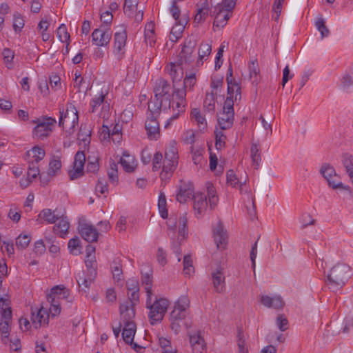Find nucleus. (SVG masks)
Wrapping results in <instances>:
<instances>
[{"label": "nucleus", "mask_w": 353, "mask_h": 353, "mask_svg": "<svg viewBox=\"0 0 353 353\" xmlns=\"http://www.w3.org/2000/svg\"><path fill=\"white\" fill-rule=\"evenodd\" d=\"M212 279L215 291L222 292L225 290V276L221 268L212 273Z\"/></svg>", "instance_id": "obj_22"}, {"label": "nucleus", "mask_w": 353, "mask_h": 353, "mask_svg": "<svg viewBox=\"0 0 353 353\" xmlns=\"http://www.w3.org/2000/svg\"><path fill=\"white\" fill-rule=\"evenodd\" d=\"M166 197L163 192H161L159 196L158 208L161 216L163 219H167L168 212L167 210Z\"/></svg>", "instance_id": "obj_43"}, {"label": "nucleus", "mask_w": 353, "mask_h": 353, "mask_svg": "<svg viewBox=\"0 0 353 353\" xmlns=\"http://www.w3.org/2000/svg\"><path fill=\"white\" fill-rule=\"evenodd\" d=\"M97 275L91 276V272H87V274L85 275V273H82V276L79 275V279H77L78 284L80 285L81 284L83 285L84 287L87 289L90 288L91 283L95 279Z\"/></svg>", "instance_id": "obj_45"}, {"label": "nucleus", "mask_w": 353, "mask_h": 353, "mask_svg": "<svg viewBox=\"0 0 353 353\" xmlns=\"http://www.w3.org/2000/svg\"><path fill=\"white\" fill-rule=\"evenodd\" d=\"M320 173L327 181L328 185L332 189L341 188L343 190H349L350 187L344 185L339 181V176L336 174L334 168L329 163H324L320 169Z\"/></svg>", "instance_id": "obj_7"}, {"label": "nucleus", "mask_w": 353, "mask_h": 353, "mask_svg": "<svg viewBox=\"0 0 353 353\" xmlns=\"http://www.w3.org/2000/svg\"><path fill=\"white\" fill-rule=\"evenodd\" d=\"M111 270L115 281L119 282L123 279L121 259L119 257L114 259L111 264Z\"/></svg>", "instance_id": "obj_29"}, {"label": "nucleus", "mask_w": 353, "mask_h": 353, "mask_svg": "<svg viewBox=\"0 0 353 353\" xmlns=\"http://www.w3.org/2000/svg\"><path fill=\"white\" fill-rule=\"evenodd\" d=\"M70 223L66 216H59V223L53 227V232L59 236L63 238L68 234Z\"/></svg>", "instance_id": "obj_24"}, {"label": "nucleus", "mask_w": 353, "mask_h": 353, "mask_svg": "<svg viewBox=\"0 0 353 353\" xmlns=\"http://www.w3.org/2000/svg\"><path fill=\"white\" fill-rule=\"evenodd\" d=\"M183 273L185 275L190 276L194 272V268L192 258L190 255H185L183 258Z\"/></svg>", "instance_id": "obj_52"}, {"label": "nucleus", "mask_w": 353, "mask_h": 353, "mask_svg": "<svg viewBox=\"0 0 353 353\" xmlns=\"http://www.w3.org/2000/svg\"><path fill=\"white\" fill-rule=\"evenodd\" d=\"M236 0H221V3H217V6H214L213 14H215L216 10H221L223 17V21H214L213 26L218 28H223L231 17V12L235 7Z\"/></svg>", "instance_id": "obj_8"}, {"label": "nucleus", "mask_w": 353, "mask_h": 353, "mask_svg": "<svg viewBox=\"0 0 353 353\" xmlns=\"http://www.w3.org/2000/svg\"><path fill=\"white\" fill-rule=\"evenodd\" d=\"M178 162H172L171 161L164 160L163 165V170L161 173L162 179L166 178L168 174H171L176 169Z\"/></svg>", "instance_id": "obj_42"}, {"label": "nucleus", "mask_w": 353, "mask_h": 353, "mask_svg": "<svg viewBox=\"0 0 353 353\" xmlns=\"http://www.w3.org/2000/svg\"><path fill=\"white\" fill-rule=\"evenodd\" d=\"M70 252L73 255H78L81 253L80 251V240L77 236L71 239L68 244Z\"/></svg>", "instance_id": "obj_48"}, {"label": "nucleus", "mask_w": 353, "mask_h": 353, "mask_svg": "<svg viewBox=\"0 0 353 353\" xmlns=\"http://www.w3.org/2000/svg\"><path fill=\"white\" fill-rule=\"evenodd\" d=\"M110 169L108 170V174L110 181L112 183H114L117 181L118 175H117V164L114 161L110 162Z\"/></svg>", "instance_id": "obj_63"}, {"label": "nucleus", "mask_w": 353, "mask_h": 353, "mask_svg": "<svg viewBox=\"0 0 353 353\" xmlns=\"http://www.w3.org/2000/svg\"><path fill=\"white\" fill-rule=\"evenodd\" d=\"M186 23L187 20L185 18H183V21H179V23H176V26L172 28L170 39L172 42H176L177 40L181 37L182 32Z\"/></svg>", "instance_id": "obj_31"}, {"label": "nucleus", "mask_w": 353, "mask_h": 353, "mask_svg": "<svg viewBox=\"0 0 353 353\" xmlns=\"http://www.w3.org/2000/svg\"><path fill=\"white\" fill-rule=\"evenodd\" d=\"M85 264L87 272H91V276L97 275V263L95 256H85Z\"/></svg>", "instance_id": "obj_44"}, {"label": "nucleus", "mask_w": 353, "mask_h": 353, "mask_svg": "<svg viewBox=\"0 0 353 353\" xmlns=\"http://www.w3.org/2000/svg\"><path fill=\"white\" fill-rule=\"evenodd\" d=\"M193 199L196 215L198 217L203 216L208 208L207 196L203 193H196L194 195Z\"/></svg>", "instance_id": "obj_21"}, {"label": "nucleus", "mask_w": 353, "mask_h": 353, "mask_svg": "<svg viewBox=\"0 0 353 353\" xmlns=\"http://www.w3.org/2000/svg\"><path fill=\"white\" fill-rule=\"evenodd\" d=\"M171 87L169 82L162 78L157 79L154 83L153 92L154 96L148 103V111L161 112V110H172V101L174 98L172 95L170 99Z\"/></svg>", "instance_id": "obj_1"}, {"label": "nucleus", "mask_w": 353, "mask_h": 353, "mask_svg": "<svg viewBox=\"0 0 353 353\" xmlns=\"http://www.w3.org/2000/svg\"><path fill=\"white\" fill-rule=\"evenodd\" d=\"M10 301L8 299L0 296V310L1 319H11L12 310L10 306Z\"/></svg>", "instance_id": "obj_32"}, {"label": "nucleus", "mask_w": 353, "mask_h": 353, "mask_svg": "<svg viewBox=\"0 0 353 353\" xmlns=\"http://www.w3.org/2000/svg\"><path fill=\"white\" fill-rule=\"evenodd\" d=\"M85 159L86 158L84 152L78 151L76 153L73 163V170H70L68 172L70 180H76L83 175V167Z\"/></svg>", "instance_id": "obj_13"}, {"label": "nucleus", "mask_w": 353, "mask_h": 353, "mask_svg": "<svg viewBox=\"0 0 353 353\" xmlns=\"http://www.w3.org/2000/svg\"><path fill=\"white\" fill-rule=\"evenodd\" d=\"M183 64H179V61L174 63H170L167 66L166 69L168 70L170 75L171 76L173 83L176 81H180L183 75Z\"/></svg>", "instance_id": "obj_27"}, {"label": "nucleus", "mask_w": 353, "mask_h": 353, "mask_svg": "<svg viewBox=\"0 0 353 353\" xmlns=\"http://www.w3.org/2000/svg\"><path fill=\"white\" fill-rule=\"evenodd\" d=\"M227 183L234 188L241 187L242 182L237 178L233 170H229L227 172Z\"/></svg>", "instance_id": "obj_50"}, {"label": "nucleus", "mask_w": 353, "mask_h": 353, "mask_svg": "<svg viewBox=\"0 0 353 353\" xmlns=\"http://www.w3.org/2000/svg\"><path fill=\"white\" fill-rule=\"evenodd\" d=\"M128 294V300L121 304L119 307L120 314L128 316V319L134 318V305L139 301V290H133Z\"/></svg>", "instance_id": "obj_10"}, {"label": "nucleus", "mask_w": 353, "mask_h": 353, "mask_svg": "<svg viewBox=\"0 0 353 353\" xmlns=\"http://www.w3.org/2000/svg\"><path fill=\"white\" fill-rule=\"evenodd\" d=\"M112 38V31L107 26H100L92 33V43L98 47L108 46Z\"/></svg>", "instance_id": "obj_9"}, {"label": "nucleus", "mask_w": 353, "mask_h": 353, "mask_svg": "<svg viewBox=\"0 0 353 353\" xmlns=\"http://www.w3.org/2000/svg\"><path fill=\"white\" fill-rule=\"evenodd\" d=\"M59 112V125L65 128L68 133H72L79 121L78 112L75 106L72 103L67 104L65 111L60 109Z\"/></svg>", "instance_id": "obj_5"}, {"label": "nucleus", "mask_w": 353, "mask_h": 353, "mask_svg": "<svg viewBox=\"0 0 353 353\" xmlns=\"http://www.w3.org/2000/svg\"><path fill=\"white\" fill-rule=\"evenodd\" d=\"M190 343L193 353H203L205 349V343L199 333L190 335Z\"/></svg>", "instance_id": "obj_23"}, {"label": "nucleus", "mask_w": 353, "mask_h": 353, "mask_svg": "<svg viewBox=\"0 0 353 353\" xmlns=\"http://www.w3.org/2000/svg\"><path fill=\"white\" fill-rule=\"evenodd\" d=\"M251 158L253 163L255 164V168H257L259 165V162L261 160L260 150L258 144L252 143L250 149Z\"/></svg>", "instance_id": "obj_49"}, {"label": "nucleus", "mask_w": 353, "mask_h": 353, "mask_svg": "<svg viewBox=\"0 0 353 353\" xmlns=\"http://www.w3.org/2000/svg\"><path fill=\"white\" fill-rule=\"evenodd\" d=\"M283 1H281L279 0H274V2L272 6V19L275 21H278L281 10H282V6H283Z\"/></svg>", "instance_id": "obj_61"}, {"label": "nucleus", "mask_w": 353, "mask_h": 353, "mask_svg": "<svg viewBox=\"0 0 353 353\" xmlns=\"http://www.w3.org/2000/svg\"><path fill=\"white\" fill-rule=\"evenodd\" d=\"M212 51V46L208 43H201L199 49V59L200 61H203L205 57H208Z\"/></svg>", "instance_id": "obj_51"}, {"label": "nucleus", "mask_w": 353, "mask_h": 353, "mask_svg": "<svg viewBox=\"0 0 353 353\" xmlns=\"http://www.w3.org/2000/svg\"><path fill=\"white\" fill-rule=\"evenodd\" d=\"M195 42L191 40L185 41L179 55V64H190L192 61V53L195 48Z\"/></svg>", "instance_id": "obj_17"}, {"label": "nucleus", "mask_w": 353, "mask_h": 353, "mask_svg": "<svg viewBox=\"0 0 353 353\" xmlns=\"http://www.w3.org/2000/svg\"><path fill=\"white\" fill-rule=\"evenodd\" d=\"M127 33L124 28L116 32L114 35V54L118 61H121L125 55Z\"/></svg>", "instance_id": "obj_12"}, {"label": "nucleus", "mask_w": 353, "mask_h": 353, "mask_svg": "<svg viewBox=\"0 0 353 353\" xmlns=\"http://www.w3.org/2000/svg\"><path fill=\"white\" fill-rule=\"evenodd\" d=\"M34 123H37V125L33 128V137L43 140L52 132V128L56 123V120L52 117H46L41 119H38L37 121H34Z\"/></svg>", "instance_id": "obj_6"}, {"label": "nucleus", "mask_w": 353, "mask_h": 353, "mask_svg": "<svg viewBox=\"0 0 353 353\" xmlns=\"http://www.w3.org/2000/svg\"><path fill=\"white\" fill-rule=\"evenodd\" d=\"M120 163L123 170L128 172H132L134 170V157L130 155L127 151L123 152L120 159Z\"/></svg>", "instance_id": "obj_28"}, {"label": "nucleus", "mask_w": 353, "mask_h": 353, "mask_svg": "<svg viewBox=\"0 0 353 353\" xmlns=\"http://www.w3.org/2000/svg\"><path fill=\"white\" fill-rule=\"evenodd\" d=\"M121 316L124 323L122 337L126 343L132 345L136 332V325L132 321L134 318L128 319V316H125V315H121Z\"/></svg>", "instance_id": "obj_15"}, {"label": "nucleus", "mask_w": 353, "mask_h": 353, "mask_svg": "<svg viewBox=\"0 0 353 353\" xmlns=\"http://www.w3.org/2000/svg\"><path fill=\"white\" fill-rule=\"evenodd\" d=\"M61 168V161L59 158H54L49 163V169L48 171V176H54L57 171Z\"/></svg>", "instance_id": "obj_47"}, {"label": "nucleus", "mask_w": 353, "mask_h": 353, "mask_svg": "<svg viewBox=\"0 0 353 353\" xmlns=\"http://www.w3.org/2000/svg\"><path fill=\"white\" fill-rule=\"evenodd\" d=\"M27 155L28 157H32V158L34 159L32 161L38 163L39 161H41L44 158L46 152L43 148L37 145L34 146L30 150L28 151Z\"/></svg>", "instance_id": "obj_38"}, {"label": "nucleus", "mask_w": 353, "mask_h": 353, "mask_svg": "<svg viewBox=\"0 0 353 353\" xmlns=\"http://www.w3.org/2000/svg\"><path fill=\"white\" fill-rule=\"evenodd\" d=\"M234 122V114L223 112L218 119V123L221 130L230 129Z\"/></svg>", "instance_id": "obj_35"}, {"label": "nucleus", "mask_w": 353, "mask_h": 353, "mask_svg": "<svg viewBox=\"0 0 353 353\" xmlns=\"http://www.w3.org/2000/svg\"><path fill=\"white\" fill-rule=\"evenodd\" d=\"M261 303L265 307L281 309L283 306V301L281 296H275L273 297L263 295L261 297Z\"/></svg>", "instance_id": "obj_25"}, {"label": "nucleus", "mask_w": 353, "mask_h": 353, "mask_svg": "<svg viewBox=\"0 0 353 353\" xmlns=\"http://www.w3.org/2000/svg\"><path fill=\"white\" fill-rule=\"evenodd\" d=\"M315 26L320 32L322 39L327 37L330 35V30L325 25V20L322 17H319L316 19L315 21Z\"/></svg>", "instance_id": "obj_40"}, {"label": "nucleus", "mask_w": 353, "mask_h": 353, "mask_svg": "<svg viewBox=\"0 0 353 353\" xmlns=\"http://www.w3.org/2000/svg\"><path fill=\"white\" fill-rule=\"evenodd\" d=\"M98 158L96 157H88L87 172L90 173H96L99 169Z\"/></svg>", "instance_id": "obj_54"}, {"label": "nucleus", "mask_w": 353, "mask_h": 353, "mask_svg": "<svg viewBox=\"0 0 353 353\" xmlns=\"http://www.w3.org/2000/svg\"><path fill=\"white\" fill-rule=\"evenodd\" d=\"M179 235L185 239L188 236V230L187 227L188 219L186 214L180 216L179 221Z\"/></svg>", "instance_id": "obj_41"}, {"label": "nucleus", "mask_w": 353, "mask_h": 353, "mask_svg": "<svg viewBox=\"0 0 353 353\" xmlns=\"http://www.w3.org/2000/svg\"><path fill=\"white\" fill-rule=\"evenodd\" d=\"M57 34L62 43H65L70 41V34L67 31L66 26L64 24L60 25L57 30Z\"/></svg>", "instance_id": "obj_56"}, {"label": "nucleus", "mask_w": 353, "mask_h": 353, "mask_svg": "<svg viewBox=\"0 0 353 353\" xmlns=\"http://www.w3.org/2000/svg\"><path fill=\"white\" fill-rule=\"evenodd\" d=\"M170 12L174 19L176 23H179V21H183V19H180L181 10L176 1H172V5L170 8Z\"/></svg>", "instance_id": "obj_58"}, {"label": "nucleus", "mask_w": 353, "mask_h": 353, "mask_svg": "<svg viewBox=\"0 0 353 353\" xmlns=\"http://www.w3.org/2000/svg\"><path fill=\"white\" fill-rule=\"evenodd\" d=\"M13 29L16 32H19L24 26V20L19 14H14Z\"/></svg>", "instance_id": "obj_64"}, {"label": "nucleus", "mask_w": 353, "mask_h": 353, "mask_svg": "<svg viewBox=\"0 0 353 353\" xmlns=\"http://www.w3.org/2000/svg\"><path fill=\"white\" fill-rule=\"evenodd\" d=\"M31 321L33 326L38 329L43 325H48L49 322V314L43 307L36 312L32 311Z\"/></svg>", "instance_id": "obj_18"}, {"label": "nucleus", "mask_w": 353, "mask_h": 353, "mask_svg": "<svg viewBox=\"0 0 353 353\" xmlns=\"http://www.w3.org/2000/svg\"><path fill=\"white\" fill-rule=\"evenodd\" d=\"M141 283L147 293V296H152V270L150 267H148V270L145 272L141 270Z\"/></svg>", "instance_id": "obj_26"}, {"label": "nucleus", "mask_w": 353, "mask_h": 353, "mask_svg": "<svg viewBox=\"0 0 353 353\" xmlns=\"http://www.w3.org/2000/svg\"><path fill=\"white\" fill-rule=\"evenodd\" d=\"M14 52L9 48H5L3 51V57L4 62L6 63L7 68L10 69L12 68V60L14 59Z\"/></svg>", "instance_id": "obj_60"}, {"label": "nucleus", "mask_w": 353, "mask_h": 353, "mask_svg": "<svg viewBox=\"0 0 353 353\" xmlns=\"http://www.w3.org/2000/svg\"><path fill=\"white\" fill-rule=\"evenodd\" d=\"M169 301L165 298H160L152 303L151 296H147L146 307L150 309L149 319L152 325L161 322L168 310Z\"/></svg>", "instance_id": "obj_4"}, {"label": "nucleus", "mask_w": 353, "mask_h": 353, "mask_svg": "<svg viewBox=\"0 0 353 353\" xmlns=\"http://www.w3.org/2000/svg\"><path fill=\"white\" fill-rule=\"evenodd\" d=\"M137 0H124L123 12L125 14L129 17H132L137 9Z\"/></svg>", "instance_id": "obj_39"}, {"label": "nucleus", "mask_w": 353, "mask_h": 353, "mask_svg": "<svg viewBox=\"0 0 353 353\" xmlns=\"http://www.w3.org/2000/svg\"><path fill=\"white\" fill-rule=\"evenodd\" d=\"M208 196L209 197V203L210 208H214L218 201V198L216 196V190L214 187L211 184L208 183L207 186Z\"/></svg>", "instance_id": "obj_55"}, {"label": "nucleus", "mask_w": 353, "mask_h": 353, "mask_svg": "<svg viewBox=\"0 0 353 353\" xmlns=\"http://www.w3.org/2000/svg\"><path fill=\"white\" fill-rule=\"evenodd\" d=\"M228 97L234 99V101L241 100V87L236 81L229 82L228 84Z\"/></svg>", "instance_id": "obj_36"}, {"label": "nucleus", "mask_w": 353, "mask_h": 353, "mask_svg": "<svg viewBox=\"0 0 353 353\" xmlns=\"http://www.w3.org/2000/svg\"><path fill=\"white\" fill-rule=\"evenodd\" d=\"M341 163L348 176H353V156L349 153H344L341 156Z\"/></svg>", "instance_id": "obj_37"}, {"label": "nucleus", "mask_w": 353, "mask_h": 353, "mask_svg": "<svg viewBox=\"0 0 353 353\" xmlns=\"http://www.w3.org/2000/svg\"><path fill=\"white\" fill-rule=\"evenodd\" d=\"M70 295V291L63 285L54 286L50 293L47 294V300L50 301L54 299L55 301H60L61 300H65Z\"/></svg>", "instance_id": "obj_20"}, {"label": "nucleus", "mask_w": 353, "mask_h": 353, "mask_svg": "<svg viewBox=\"0 0 353 353\" xmlns=\"http://www.w3.org/2000/svg\"><path fill=\"white\" fill-rule=\"evenodd\" d=\"M250 77L253 82L257 81V75L259 73V67L256 61H253L249 64Z\"/></svg>", "instance_id": "obj_59"}, {"label": "nucleus", "mask_w": 353, "mask_h": 353, "mask_svg": "<svg viewBox=\"0 0 353 353\" xmlns=\"http://www.w3.org/2000/svg\"><path fill=\"white\" fill-rule=\"evenodd\" d=\"M178 158L177 149L174 146H171L165 152V160L178 162Z\"/></svg>", "instance_id": "obj_62"}, {"label": "nucleus", "mask_w": 353, "mask_h": 353, "mask_svg": "<svg viewBox=\"0 0 353 353\" xmlns=\"http://www.w3.org/2000/svg\"><path fill=\"white\" fill-rule=\"evenodd\" d=\"M78 230L81 237L89 243L97 241L99 233L97 230L92 225L87 223H80Z\"/></svg>", "instance_id": "obj_16"}, {"label": "nucleus", "mask_w": 353, "mask_h": 353, "mask_svg": "<svg viewBox=\"0 0 353 353\" xmlns=\"http://www.w3.org/2000/svg\"><path fill=\"white\" fill-rule=\"evenodd\" d=\"M194 190L190 186H181L176 195V200L181 203H185L188 199L194 196Z\"/></svg>", "instance_id": "obj_30"}, {"label": "nucleus", "mask_w": 353, "mask_h": 353, "mask_svg": "<svg viewBox=\"0 0 353 353\" xmlns=\"http://www.w3.org/2000/svg\"><path fill=\"white\" fill-rule=\"evenodd\" d=\"M196 81L195 74H191L185 77L182 89L174 90L173 96L175 98L173 99L172 101L173 114L165 123V128H168L173 120L176 119L181 113L185 112L186 90L192 89Z\"/></svg>", "instance_id": "obj_2"}, {"label": "nucleus", "mask_w": 353, "mask_h": 353, "mask_svg": "<svg viewBox=\"0 0 353 353\" xmlns=\"http://www.w3.org/2000/svg\"><path fill=\"white\" fill-rule=\"evenodd\" d=\"M30 242V236L27 234H20L16 239V246L19 250L26 249Z\"/></svg>", "instance_id": "obj_53"}, {"label": "nucleus", "mask_w": 353, "mask_h": 353, "mask_svg": "<svg viewBox=\"0 0 353 353\" xmlns=\"http://www.w3.org/2000/svg\"><path fill=\"white\" fill-rule=\"evenodd\" d=\"M216 92L213 90L210 93H207L204 100L203 105L208 111H213L215 108Z\"/></svg>", "instance_id": "obj_46"}, {"label": "nucleus", "mask_w": 353, "mask_h": 353, "mask_svg": "<svg viewBox=\"0 0 353 353\" xmlns=\"http://www.w3.org/2000/svg\"><path fill=\"white\" fill-rule=\"evenodd\" d=\"M213 237L218 249L223 250L228 244V234L221 221L213 226Z\"/></svg>", "instance_id": "obj_14"}, {"label": "nucleus", "mask_w": 353, "mask_h": 353, "mask_svg": "<svg viewBox=\"0 0 353 353\" xmlns=\"http://www.w3.org/2000/svg\"><path fill=\"white\" fill-rule=\"evenodd\" d=\"M39 219H43L48 224L55 223L59 219V216L55 214L50 209H44L39 214V218L37 219L39 221Z\"/></svg>", "instance_id": "obj_33"}, {"label": "nucleus", "mask_w": 353, "mask_h": 353, "mask_svg": "<svg viewBox=\"0 0 353 353\" xmlns=\"http://www.w3.org/2000/svg\"><path fill=\"white\" fill-rule=\"evenodd\" d=\"M149 114L145 123V128L147 135L150 140H157L160 136L159 123L157 120V117L160 112L156 113L152 111H148Z\"/></svg>", "instance_id": "obj_11"}, {"label": "nucleus", "mask_w": 353, "mask_h": 353, "mask_svg": "<svg viewBox=\"0 0 353 353\" xmlns=\"http://www.w3.org/2000/svg\"><path fill=\"white\" fill-rule=\"evenodd\" d=\"M351 268L345 263H337L326 274V284L332 291L343 288L351 277Z\"/></svg>", "instance_id": "obj_3"}, {"label": "nucleus", "mask_w": 353, "mask_h": 353, "mask_svg": "<svg viewBox=\"0 0 353 353\" xmlns=\"http://www.w3.org/2000/svg\"><path fill=\"white\" fill-rule=\"evenodd\" d=\"M191 119L196 122L201 131H204L207 128L205 119L198 108L192 109L191 112Z\"/></svg>", "instance_id": "obj_34"}, {"label": "nucleus", "mask_w": 353, "mask_h": 353, "mask_svg": "<svg viewBox=\"0 0 353 353\" xmlns=\"http://www.w3.org/2000/svg\"><path fill=\"white\" fill-rule=\"evenodd\" d=\"M105 99V94L101 92L98 97L93 98L90 101V110L91 112H95L97 109L102 105V111L101 112L99 116L103 119L108 118V111H109V105H105L103 103Z\"/></svg>", "instance_id": "obj_19"}, {"label": "nucleus", "mask_w": 353, "mask_h": 353, "mask_svg": "<svg viewBox=\"0 0 353 353\" xmlns=\"http://www.w3.org/2000/svg\"><path fill=\"white\" fill-rule=\"evenodd\" d=\"M29 165L28 169L27 175L30 179H35L38 175L40 176L39 169L37 166V163L34 161H28Z\"/></svg>", "instance_id": "obj_57"}]
</instances>
